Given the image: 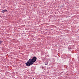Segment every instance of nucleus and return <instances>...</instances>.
Listing matches in <instances>:
<instances>
[{"mask_svg": "<svg viewBox=\"0 0 79 79\" xmlns=\"http://www.w3.org/2000/svg\"><path fill=\"white\" fill-rule=\"evenodd\" d=\"M31 58H30L26 63V66H29L30 65L33 64L35 62L36 60H37V57L35 56L33 57L32 59H31Z\"/></svg>", "mask_w": 79, "mask_h": 79, "instance_id": "nucleus-1", "label": "nucleus"}, {"mask_svg": "<svg viewBox=\"0 0 79 79\" xmlns=\"http://www.w3.org/2000/svg\"><path fill=\"white\" fill-rule=\"evenodd\" d=\"M5 11H7V10H2V13H5Z\"/></svg>", "mask_w": 79, "mask_h": 79, "instance_id": "nucleus-2", "label": "nucleus"}, {"mask_svg": "<svg viewBox=\"0 0 79 79\" xmlns=\"http://www.w3.org/2000/svg\"><path fill=\"white\" fill-rule=\"evenodd\" d=\"M2 41H0V44H1L2 43Z\"/></svg>", "mask_w": 79, "mask_h": 79, "instance_id": "nucleus-3", "label": "nucleus"}, {"mask_svg": "<svg viewBox=\"0 0 79 79\" xmlns=\"http://www.w3.org/2000/svg\"><path fill=\"white\" fill-rule=\"evenodd\" d=\"M68 49H69V50H71V48H69Z\"/></svg>", "mask_w": 79, "mask_h": 79, "instance_id": "nucleus-4", "label": "nucleus"}, {"mask_svg": "<svg viewBox=\"0 0 79 79\" xmlns=\"http://www.w3.org/2000/svg\"><path fill=\"white\" fill-rule=\"evenodd\" d=\"M48 64V62H47L46 64H45V65H47Z\"/></svg>", "mask_w": 79, "mask_h": 79, "instance_id": "nucleus-5", "label": "nucleus"}, {"mask_svg": "<svg viewBox=\"0 0 79 79\" xmlns=\"http://www.w3.org/2000/svg\"><path fill=\"white\" fill-rule=\"evenodd\" d=\"M42 69H44V67H42Z\"/></svg>", "mask_w": 79, "mask_h": 79, "instance_id": "nucleus-6", "label": "nucleus"}]
</instances>
